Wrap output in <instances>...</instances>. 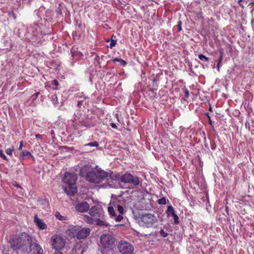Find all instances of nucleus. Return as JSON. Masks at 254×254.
I'll use <instances>...</instances> for the list:
<instances>
[{
	"label": "nucleus",
	"mask_w": 254,
	"mask_h": 254,
	"mask_svg": "<svg viewBox=\"0 0 254 254\" xmlns=\"http://www.w3.org/2000/svg\"><path fill=\"white\" fill-rule=\"evenodd\" d=\"M209 111L211 112L212 111V108L211 107H209Z\"/></svg>",
	"instance_id": "nucleus-48"
},
{
	"label": "nucleus",
	"mask_w": 254,
	"mask_h": 254,
	"mask_svg": "<svg viewBox=\"0 0 254 254\" xmlns=\"http://www.w3.org/2000/svg\"><path fill=\"white\" fill-rule=\"evenodd\" d=\"M166 214L168 216H172L173 217L175 224H177L179 223V217L175 213L174 209L173 206L171 205L168 206L167 210L166 211Z\"/></svg>",
	"instance_id": "nucleus-13"
},
{
	"label": "nucleus",
	"mask_w": 254,
	"mask_h": 254,
	"mask_svg": "<svg viewBox=\"0 0 254 254\" xmlns=\"http://www.w3.org/2000/svg\"><path fill=\"white\" fill-rule=\"evenodd\" d=\"M123 219V216L122 214H120L115 217V220L116 222H121Z\"/></svg>",
	"instance_id": "nucleus-29"
},
{
	"label": "nucleus",
	"mask_w": 254,
	"mask_h": 254,
	"mask_svg": "<svg viewBox=\"0 0 254 254\" xmlns=\"http://www.w3.org/2000/svg\"><path fill=\"white\" fill-rule=\"evenodd\" d=\"M111 179L120 183H123L125 184H130L133 186H137L139 185L140 181L139 179L137 176H133L130 173H126L124 174L120 175L117 174L111 176Z\"/></svg>",
	"instance_id": "nucleus-3"
},
{
	"label": "nucleus",
	"mask_w": 254,
	"mask_h": 254,
	"mask_svg": "<svg viewBox=\"0 0 254 254\" xmlns=\"http://www.w3.org/2000/svg\"><path fill=\"white\" fill-rule=\"evenodd\" d=\"M32 156V155L31 153L29 151L26 150L22 151L20 154V158L23 160L27 158L31 157Z\"/></svg>",
	"instance_id": "nucleus-16"
},
{
	"label": "nucleus",
	"mask_w": 254,
	"mask_h": 254,
	"mask_svg": "<svg viewBox=\"0 0 254 254\" xmlns=\"http://www.w3.org/2000/svg\"><path fill=\"white\" fill-rule=\"evenodd\" d=\"M117 43V41L115 40L112 39L110 44V47L112 48L114 47Z\"/></svg>",
	"instance_id": "nucleus-31"
},
{
	"label": "nucleus",
	"mask_w": 254,
	"mask_h": 254,
	"mask_svg": "<svg viewBox=\"0 0 254 254\" xmlns=\"http://www.w3.org/2000/svg\"><path fill=\"white\" fill-rule=\"evenodd\" d=\"M0 157L2 158L3 160L7 161L8 158L5 156V155L3 153V151L0 149Z\"/></svg>",
	"instance_id": "nucleus-25"
},
{
	"label": "nucleus",
	"mask_w": 254,
	"mask_h": 254,
	"mask_svg": "<svg viewBox=\"0 0 254 254\" xmlns=\"http://www.w3.org/2000/svg\"><path fill=\"white\" fill-rule=\"evenodd\" d=\"M222 61L221 60H218V63H217V70L218 71H219L220 70V67L221 65V63H222Z\"/></svg>",
	"instance_id": "nucleus-35"
},
{
	"label": "nucleus",
	"mask_w": 254,
	"mask_h": 254,
	"mask_svg": "<svg viewBox=\"0 0 254 254\" xmlns=\"http://www.w3.org/2000/svg\"><path fill=\"white\" fill-rule=\"evenodd\" d=\"M95 221H96L97 224L99 226H104L105 225V223L104 221L101 220L99 219L98 220H95Z\"/></svg>",
	"instance_id": "nucleus-28"
},
{
	"label": "nucleus",
	"mask_w": 254,
	"mask_h": 254,
	"mask_svg": "<svg viewBox=\"0 0 254 254\" xmlns=\"http://www.w3.org/2000/svg\"><path fill=\"white\" fill-rule=\"evenodd\" d=\"M68 232L70 236L80 240L84 239L89 236L90 229L87 227L81 228L75 226L69 229Z\"/></svg>",
	"instance_id": "nucleus-5"
},
{
	"label": "nucleus",
	"mask_w": 254,
	"mask_h": 254,
	"mask_svg": "<svg viewBox=\"0 0 254 254\" xmlns=\"http://www.w3.org/2000/svg\"><path fill=\"white\" fill-rule=\"evenodd\" d=\"M115 239L113 236L109 233L103 234L100 238V246L108 251L112 250L115 245Z\"/></svg>",
	"instance_id": "nucleus-6"
},
{
	"label": "nucleus",
	"mask_w": 254,
	"mask_h": 254,
	"mask_svg": "<svg viewBox=\"0 0 254 254\" xmlns=\"http://www.w3.org/2000/svg\"><path fill=\"white\" fill-rule=\"evenodd\" d=\"M112 176V172L107 173L102 170H92L87 173L86 175L87 180L95 184H98L103 180Z\"/></svg>",
	"instance_id": "nucleus-4"
},
{
	"label": "nucleus",
	"mask_w": 254,
	"mask_h": 254,
	"mask_svg": "<svg viewBox=\"0 0 254 254\" xmlns=\"http://www.w3.org/2000/svg\"><path fill=\"white\" fill-rule=\"evenodd\" d=\"M108 212H109V214H110L111 216H114V217H115V216H116V213H115V210H114V208H113L112 206H109V207H108Z\"/></svg>",
	"instance_id": "nucleus-19"
},
{
	"label": "nucleus",
	"mask_w": 254,
	"mask_h": 254,
	"mask_svg": "<svg viewBox=\"0 0 254 254\" xmlns=\"http://www.w3.org/2000/svg\"><path fill=\"white\" fill-rule=\"evenodd\" d=\"M13 185L17 188L20 187L19 185L18 184H17L16 183H15V184H13Z\"/></svg>",
	"instance_id": "nucleus-46"
},
{
	"label": "nucleus",
	"mask_w": 254,
	"mask_h": 254,
	"mask_svg": "<svg viewBox=\"0 0 254 254\" xmlns=\"http://www.w3.org/2000/svg\"><path fill=\"white\" fill-rule=\"evenodd\" d=\"M123 66H126L127 64V63L124 60L120 59L119 62Z\"/></svg>",
	"instance_id": "nucleus-38"
},
{
	"label": "nucleus",
	"mask_w": 254,
	"mask_h": 254,
	"mask_svg": "<svg viewBox=\"0 0 254 254\" xmlns=\"http://www.w3.org/2000/svg\"><path fill=\"white\" fill-rule=\"evenodd\" d=\"M185 96L186 97H188L189 96V91L187 89L185 90Z\"/></svg>",
	"instance_id": "nucleus-41"
},
{
	"label": "nucleus",
	"mask_w": 254,
	"mask_h": 254,
	"mask_svg": "<svg viewBox=\"0 0 254 254\" xmlns=\"http://www.w3.org/2000/svg\"><path fill=\"white\" fill-rule=\"evenodd\" d=\"M54 254H64L61 251H57Z\"/></svg>",
	"instance_id": "nucleus-44"
},
{
	"label": "nucleus",
	"mask_w": 254,
	"mask_h": 254,
	"mask_svg": "<svg viewBox=\"0 0 254 254\" xmlns=\"http://www.w3.org/2000/svg\"><path fill=\"white\" fill-rule=\"evenodd\" d=\"M219 55L220 56L218 60L222 61L224 56V52L222 50L219 51Z\"/></svg>",
	"instance_id": "nucleus-33"
},
{
	"label": "nucleus",
	"mask_w": 254,
	"mask_h": 254,
	"mask_svg": "<svg viewBox=\"0 0 254 254\" xmlns=\"http://www.w3.org/2000/svg\"><path fill=\"white\" fill-rule=\"evenodd\" d=\"M34 222L40 229L44 230L47 228V225L42 219L39 218L37 216L34 217Z\"/></svg>",
	"instance_id": "nucleus-15"
},
{
	"label": "nucleus",
	"mask_w": 254,
	"mask_h": 254,
	"mask_svg": "<svg viewBox=\"0 0 254 254\" xmlns=\"http://www.w3.org/2000/svg\"><path fill=\"white\" fill-rule=\"evenodd\" d=\"M206 115L207 116L208 119V120H209V124L212 126V122L211 120V117L209 115V114L207 113L206 114Z\"/></svg>",
	"instance_id": "nucleus-36"
},
{
	"label": "nucleus",
	"mask_w": 254,
	"mask_h": 254,
	"mask_svg": "<svg viewBox=\"0 0 254 254\" xmlns=\"http://www.w3.org/2000/svg\"><path fill=\"white\" fill-rule=\"evenodd\" d=\"M160 235L163 237V238H166L168 236V234L167 232H165L164 231L163 229H161L160 231Z\"/></svg>",
	"instance_id": "nucleus-26"
},
{
	"label": "nucleus",
	"mask_w": 254,
	"mask_h": 254,
	"mask_svg": "<svg viewBox=\"0 0 254 254\" xmlns=\"http://www.w3.org/2000/svg\"><path fill=\"white\" fill-rule=\"evenodd\" d=\"M242 0H239V1H238V3H239V4H240V5H241V2H242Z\"/></svg>",
	"instance_id": "nucleus-47"
},
{
	"label": "nucleus",
	"mask_w": 254,
	"mask_h": 254,
	"mask_svg": "<svg viewBox=\"0 0 254 254\" xmlns=\"http://www.w3.org/2000/svg\"><path fill=\"white\" fill-rule=\"evenodd\" d=\"M31 254H43V251L41 247L37 243L32 242L29 246Z\"/></svg>",
	"instance_id": "nucleus-11"
},
{
	"label": "nucleus",
	"mask_w": 254,
	"mask_h": 254,
	"mask_svg": "<svg viewBox=\"0 0 254 254\" xmlns=\"http://www.w3.org/2000/svg\"><path fill=\"white\" fill-rule=\"evenodd\" d=\"M77 179V175L74 173L66 172L63 179L64 183L67 185L75 184Z\"/></svg>",
	"instance_id": "nucleus-9"
},
{
	"label": "nucleus",
	"mask_w": 254,
	"mask_h": 254,
	"mask_svg": "<svg viewBox=\"0 0 254 254\" xmlns=\"http://www.w3.org/2000/svg\"><path fill=\"white\" fill-rule=\"evenodd\" d=\"M81 125L82 126L87 127H91L94 126V124L90 122L88 119H85L81 122Z\"/></svg>",
	"instance_id": "nucleus-17"
},
{
	"label": "nucleus",
	"mask_w": 254,
	"mask_h": 254,
	"mask_svg": "<svg viewBox=\"0 0 254 254\" xmlns=\"http://www.w3.org/2000/svg\"><path fill=\"white\" fill-rule=\"evenodd\" d=\"M79 54L81 56V57H83V55L81 53H79Z\"/></svg>",
	"instance_id": "nucleus-51"
},
{
	"label": "nucleus",
	"mask_w": 254,
	"mask_h": 254,
	"mask_svg": "<svg viewBox=\"0 0 254 254\" xmlns=\"http://www.w3.org/2000/svg\"><path fill=\"white\" fill-rule=\"evenodd\" d=\"M40 92H36V93L32 95V97L33 98V99L34 100H35L37 98V97L40 95Z\"/></svg>",
	"instance_id": "nucleus-34"
},
{
	"label": "nucleus",
	"mask_w": 254,
	"mask_h": 254,
	"mask_svg": "<svg viewBox=\"0 0 254 254\" xmlns=\"http://www.w3.org/2000/svg\"><path fill=\"white\" fill-rule=\"evenodd\" d=\"M36 137L37 138H39V139H40L41 140H42L43 139L42 135L40 134H37L36 135Z\"/></svg>",
	"instance_id": "nucleus-42"
},
{
	"label": "nucleus",
	"mask_w": 254,
	"mask_h": 254,
	"mask_svg": "<svg viewBox=\"0 0 254 254\" xmlns=\"http://www.w3.org/2000/svg\"><path fill=\"white\" fill-rule=\"evenodd\" d=\"M64 190L65 192L68 195H73L77 192L75 184L67 185V186L65 187Z\"/></svg>",
	"instance_id": "nucleus-14"
},
{
	"label": "nucleus",
	"mask_w": 254,
	"mask_h": 254,
	"mask_svg": "<svg viewBox=\"0 0 254 254\" xmlns=\"http://www.w3.org/2000/svg\"><path fill=\"white\" fill-rule=\"evenodd\" d=\"M52 84L56 86H58L59 85V82L57 79H54L52 81Z\"/></svg>",
	"instance_id": "nucleus-37"
},
{
	"label": "nucleus",
	"mask_w": 254,
	"mask_h": 254,
	"mask_svg": "<svg viewBox=\"0 0 254 254\" xmlns=\"http://www.w3.org/2000/svg\"><path fill=\"white\" fill-rule=\"evenodd\" d=\"M198 58L200 60L202 61H204L205 62H207L209 61V59L207 57H205V56L202 54L198 55Z\"/></svg>",
	"instance_id": "nucleus-22"
},
{
	"label": "nucleus",
	"mask_w": 254,
	"mask_h": 254,
	"mask_svg": "<svg viewBox=\"0 0 254 254\" xmlns=\"http://www.w3.org/2000/svg\"><path fill=\"white\" fill-rule=\"evenodd\" d=\"M23 146V141H21L20 142V144H19V147L18 148V150H22Z\"/></svg>",
	"instance_id": "nucleus-39"
},
{
	"label": "nucleus",
	"mask_w": 254,
	"mask_h": 254,
	"mask_svg": "<svg viewBox=\"0 0 254 254\" xmlns=\"http://www.w3.org/2000/svg\"><path fill=\"white\" fill-rule=\"evenodd\" d=\"M89 204L86 201L78 203L75 206L76 210L80 212H87L89 210Z\"/></svg>",
	"instance_id": "nucleus-12"
},
{
	"label": "nucleus",
	"mask_w": 254,
	"mask_h": 254,
	"mask_svg": "<svg viewBox=\"0 0 254 254\" xmlns=\"http://www.w3.org/2000/svg\"><path fill=\"white\" fill-rule=\"evenodd\" d=\"M89 214L94 220H98L102 217V210L98 207L94 206L89 209Z\"/></svg>",
	"instance_id": "nucleus-10"
},
{
	"label": "nucleus",
	"mask_w": 254,
	"mask_h": 254,
	"mask_svg": "<svg viewBox=\"0 0 254 254\" xmlns=\"http://www.w3.org/2000/svg\"><path fill=\"white\" fill-rule=\"evenodd\" d=\"M32 242V237L25 233H20L17 235H12L10 238L9 243L11 248L14 250H20L26 252L28 248Z\"/></svg>",
	"instance_id": "nucleus-1"
},
{
	"label": "nucleus",
	"mask_w": 254,
	"mask_h": 254,
	"mask_svg": "<svg viewBox=\"0 0 254 254\" xmlns=\"http://www.w3.org/2000/svg\"><path fill=\"white\" fill-rule=\"evenodd\" d=\"M111 127L112 128H115V129H117V125L115 124H114V123L111 124Z\"/></svg>",
	"instance_id": "nucleus-43"
},
{
	"label": "nucleus",
	"mask_w": 254,
	"mask_h": 254,
	"mask_svg": "<svg viewBox=\"0 0 254 254\" xmlns=\"http://www.w3.org/2000/svg\"><path fill=\"white\" fill-rule=\"evenodd\" d=\"M119 252L122 254H130L131 252H133V246L128 242L124 241H121L118 245Z\"/></svg>",
	"instance_id": "nucleus-8"
},
{
	"label": "nucleus",
	"mask_w": 254,
	"mask_h": 254,
	"mask_svg": "<svg viewBox=\"0 0 254 254\" xmlns=\"http://www.w3.org/2000/svg\"><path fill=\"white\" fill-rule=\"evenodd\" d=\"M55 216L56 218L60 220H64L66 219L65 217L62 216L58 211L56 212Z\"/></svg>",
	"instance_id": "nucleus-21"
},
{
	"label": "nucleus",
	"mask_w": 254,
	"mask_h": 254,
	"mask_svg": "<svg viewBox=\"0 0 254 254\" xmlns=\"http://www.w3.org/2000/svg\"><path fill=\"white\" fill-rule=\"evenodd\" d=\"M83 101H78L77 106L79 108H80L81 106L83 105Z\"/></svg>",
	"instance_id": "nucleus-40"
},
{
	"label": "nucleus",
	"mask_w": 254,
	"mask_h": 254,
	"mask_svg": "<svg viewBox=\"0 0 254 254\" xmlns=\"http://www.w3.org/2000/svg\"><path fill=\"white\" fill-rule=\"evenodd\" d=\"M84 217L85 221L87 223H88L89 224H93V221H94V219L91 216L90 217L87 215H85L84 216Z\"/></svg>",
	"instance_id": "nucleus-18"
},
{
	"label": "nucleus",
	"mask_w": 254,
	"mask_h": 254,
	"mask_svg": "<svg viewBox=\"0 0 254 254\" xmlns=\"http://www.w3.org/2000/svg\"><path fill=\"white\" fill-rule=\"evenodd\" d=\"M51 101L53 104L56 105L58 104V99L56 95H54L51 97Z\"/></svg>",
	"instance_id": "nucleus-20"
},
{
	"label": "nucleus",
	"mask_w": 254,
	"mask_h": 254,
	"mask_svg": "<svg viewBox=\"0 0 254 254\" xmlns=\"http://www.w3.org/2000/svg\"><path fill=\"white\" fill-rule=\"evenodd\" d=\"M51 243L53 249L56 251H61L64 248L66 242L63 237L55 235L52 237Z\"/></svg>",
	"instance_id": "nucleus-7"
},
{
	"label": "nucleus",
	"mask_w": 254,
	"mask_h": 254,
	"mask_svg": "<svg viewBox=\"0 0 254 254\" xmlns=\"http://www.w3.org/2000/svg\"><path fill=\"white\" fill-rule=\"evenodd\" d=\"M14 147H12L11 148H7L5 150L6 153L10 156H12V152L14 151Z\"/></svg>",
	"instance_id": "nucleus-24"
},
{
	"label": "nucleus",
	"mask_w": 254,
	"mask_h": 254,
	"mask_svg": "<svg viewBox=\"0 0 254 254\" xmlns=\"http://www.w3.org/2000/svg\"><path fill=\"white\" fill-rule=\"evenodd\" d=\"M120 59H118V58H115L113 60V62H120Z\"/></svg>",
	"instance_id": "nucleus-45"
},
{
	"label": "nucleus",
	"mask_w": 254,
	"mask_h": 254,
	"mask_svg": "<svg viewBox=\"0 0 254 254\" xmlns=\"http://www.w3.org/2000/svg\"><path fill=\"white\" fill-rule=\"evenodd\" d=\"M118 211L121 214H123L124 213V208L122 206L120 205H118L117 206Z\"/></svg>",
	"instance_id": "nucleus-27"
},
{
	"label": "nucleus",
	"mask_w": 254,
	"mask_h": 254,
	"mask_svg": "<svg viewBox=\"0 0 254 254\" xmlns=\"http://www.w3.org/2000/svg\"><path fill=\"white\" fill-rule=\"evenodd\" d=\"M254 19H252V21H251V23H252V24H253V22H254Z\"/></svg>",
	"instance_id": "nucleus-49"
},
{
	"label": "nucleus",
	"mask_w": 254,
	"mask_h": 254,
	"mask_svg": "<svg viewBox=\"0 0 254 254\" xmlns=\"http://www.w3.org/2000/svg\"><path fill=\"white\" fill-rule=\"evenodd\" d=\"M156 81V79L155 78H154L153 80V82H155Z\"/></svg>",
	"instance_id": "nucleus-50"
},
{
	"label": "nucleus",
	"mask_w": 254,
	"mask_h": 254,
	"mask_svg": "<svg viewBox=\"0 0 254 254\" xmlns=\"http://www.w3.org/2000/svg\"><path fill=\"white\" fill-rule=\"evenodd\" d=\"M253 30H254V27H253Z\"/></svg>",
	"instance_id": "nucleus-52"
},
{
	"label": "nucleus",
	"mask_w": 254,
	"mask_h": 254,
	"mask_svg": "<svg viewBox=\"0 0 254 254\" xmlns=\"http://www.w3.org/2000/svg\"><path fill=\"white\" fill-rule=\"evenodd\" d=\"M134 218L140 226L146 228H151L157 222L156 216L151 213L138 212Z\"/></svg>",
	"instance_id": "nucleus-2"
},
{
	"label": "nucleus",
	"mask_w": 254,
	"mask_h": 254,
	"mask_svg": "<svg viewBox=\"0 0 254 254\" xmlns=\"http://www.w3.org/2000/svg\"><path fill=\"white\" fill-rule=\"evenodd\" d=\"M87 145H89L90 146H95L97 147L99 145V144L97 141H94L93 142L89 143L87 144Z\"/></svg>",
	"instance_id": "nucleus-30"
},
{
	"label": "nucleus",
	"mask_w": 254,
	"mask_h": 254,
	"mask_svg": "<svg viewBox=\"0 0 254 254\" xmlns=\"http://www.w3.org/2000/svg\"><path fill=\"white\" fill-rule=\"evenodd\" d=\"M182 22L180 20L178 22L177 26L178 28V32H180L182 30Z\"/></svg>",
	"instance_id": "nucleus-32"
},
{
	"label": "nucleus",
	"mask_w": 254,
	"mask_h": 254,
	"mask_svg": "<svg viewBox=\"0 0 254 254\" xmlns=\"http://www.w3.org/2000/svg\"><path fill=\"white\" fill-rule=\"evenodd\" d=\"M158 203L159 204L165 205L167 203L165 197H163L158 200Z\"/></svg>",
	"instance_id": "nucleus-23"
}]
</instances>
